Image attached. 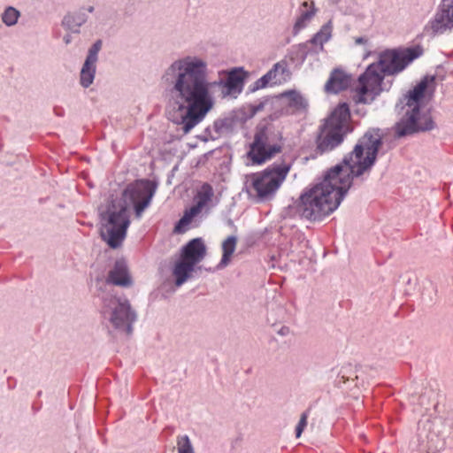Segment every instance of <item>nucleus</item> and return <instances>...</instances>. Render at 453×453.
Wrapping results in <instances>:
<instances>
[{"instance_id":"7ed1b4c3","label":"nucleus","mask_w":453,"mask_h":453,"mask_svg":"<svg viewBox=\"0 0 453 453\" xmlns=\"http://www.w3.org/2000/svg\"><path fill=\"white\" fill-rule=\"evenodd\" d=\"M152 192L149 183L139 181L128 186L119 198L111 199L107 209L101 212L102 239L112 249L119 248L127 235L130 225L128 206L133 203L135 214L140 217L149 205Z\"/></svg>"},{"instance_id":"5701e85b","label":"nucleus","mask_w":453,"mask_h":453,"mask_svg":"<svg viewBox=\"0 0 453 453\" xmlns=\"http://www.w3.org/2000/svg\"><path fill=\"white\" fill-rule=\"evenodd\" d=\"M332 35V25L331 22L324 25L320 30L311 39V43L315 45H320L321 47L326 42Z\"/></svg>"},{"instance_id":"9b49d317","label":"nucleus","mask_w":453,"mask_h":453,"mask_svg":"<svg viewBox=\"0 0 453 453\" xmlns=\"http://www.w3.org/2000/svg\"><path fill=\"white\" fill-rule=\"evenodd\" d=\"M205 255L206 247L203 240L201 238H195L183 247L180 257L196 265L203 259Z\"/></svg>"},{"instance_id":"9d476101","label":"nucleus","mask_w":453,"mask_h":453,"mask_svg":"<svg viewBox=\"0 0 453 453\" xmlns=\"http://www.w3.org/2000/svg\"><path fill=\"white\" fill-rule=\"evenodd\" d=\"M453 28V0H442L434 18L425 27L429 36L441 35Z\"/></svg>"},{"instance_id":"dca6fc26","label":"nucleus","mask_w":453,"mask_h":453,"mask_svg":"<svg viewBox=\"0 0 453 453\" xmlns=\"http://www.w3.org/2000/svg\"><path fill=\"white\" fill-rule=\"evenodd\" d=\"M203 209V208L195 203L192 207L186 210L183 216L175 225L174 233H184L186 231V227L192 222L193 219L202 211Z\"/></svg>"},{"instance_id":"4be33fe9","label":"nucleus","mask_w":453,"mask_h":453,"mask_svg":"<svg viewBox=\"0 0 453 453\" xmlns=\"http://www.w3.org/2000/svg\"><path fill=\"white\" fill-rule=\"evenodd\" d=\"M95 77V64L86 62L81 72V84L84 88L90 86Z\"/></svg>"},{"instance_id":"20e7f679","label":"nucleus","mask_w":453,"mask_h":453,"mask_svg":"<svg viewBox=\"0 0 453 453\" xmlns=\"http://www.w3.org/2000/svg\"><path fill=\"white\" fill-rule=\"evenodd\" d=\"M422 54L423 49L418 45L382 52L378 63L370 65L358 78V84L355 88V101L363 104L372 101L381 90V81L385 74L402 72Z\"/></svg>"},{"instance_id":"2eb2a0df","label":"nucleus","mask_w":453,"mask_h":453,"mask_svg":"<svg viewBox=\"0 0 453 453\" xmlns=\"http://www.w3.org/2000/svg\"><path fill=\"white\" fill-rule=\"evenodd\" d=\"M107 281L113 285L128 287L132 283L126 264L117 261L112 270L109 272Z\"/></svg>"},{"instance_id":"393cba45","label":"nucleus","mask_w":453,"mask_h":453,"mask_svg":"<svg viewBox=\"0 0 453 453\" xmlns=\"http://www.w3.org/2000/svg\"><path fill=\"white\" fill-rule=\"evenodd\" d=\"M177 445L179 453H194L189 438L187 435L180 437Z\"/></svg>"},{"instance_id":"b1692460","label":"nucleus","mask_w":453,"mask_h":453,"mask_svg":"<svg viewBox=\"0 0 453 453\" xmlns=\"http://www.w3.org/2000/svg\"><path fill=\"white\" fill-rule=\"evenodd\" d=\"M19 16V12L13 7H8L2 17L3 22L7 26H12L16 24Z\"/></svg>"},{"instance_id":"ddd939ff","label":"nucleus","mask_w":453,"mask_h":453,"mask_svg":"<svg viewBox=\"0 0 453 453\" xmlns=\"http://www.w3.org/2000/svg\"><path fill=\"white\" fill-rule=\"evenodd\" d=\"M290 76V73L288 69V64L286 61H280L276 63L273 67L265 74L259 81L262 82V86L267 84H279L286 81Z\"/></svg>"},{"instance_id":"4468645a","label":"nucleus","mask_w":453,"mask_h":453,"mask_svg":"<svg viewBox=\"0 0 453 453\" xmlns=\"http://www.w3.org/2000/svg\"><path fill=\"white\" fill-rule=\"evenodd\" d=\"M350 84V77L343 71L334 70L325 85L327 92L338 93L346 89Z\"/></svg>"},{"instance_id":"bb28decb","label":"nucleus","mask_w":453,"mask_h":453,"mask_svg":"<svg viewBox=\"0 0 453 453\" xmlns=\"http://www.w3.org/2000/svg\"><path fill=\"white\" fill-rule=\"evenodd\" d=\"M307 418H308V412L305 411L303 412L302 415H301V418L299 420V423L298 425L296 426V437H300L303 429L305 428V426H307Z\"/></svg>"},{"instance_id":"aec40b11","label":"nucleus","mask_w":453,"mask_h":453,"mask_svg":"<svg viewBox=\"0 0 453 453\" xmlns=\"http://www.w3.org/2000/svg\"><path fill=\"white\" fill-rule=\"evenodd\" d=\"M245 73L242 69H234L228 73L226 86L229 91L237 89L242 86Z\"/></svg>"},{"instance_id":"f3484780","label":"nucleus","mask_w":453,"mask_h":453,"mask_svg":"<svg viewBox=\"0 0 453 453\" xmlns=\"http://www.w3.org/2000/svg\"><path fill=\"white\" fill-rule=\"evenodd\" d=\"M195 265L180 257V261L176 263L173 269V275L176 278V285H182L188 278L190 273L194 270Z\"/></svg>"},{"instance_id":"f257e3e1","label":"nucleus","mask_w":453,"mask_h":453,"mask_svg":"<svg viewBox=\"0 0 453 453\" xmlns=\"http://www.w3.org/2000/svg\"><path fill=\"white\" fill-rule=\"evenodd\" d=\"M381 144L378 134L366 133L346 156L342 164L331 168L324 179L300 196L297 210L309 220H322L340 205L349 189L353 177L360 176L375 162Z\"/></svg>"},{"instance_id":"39448f33","label":"nucleus","mask_w":453,"mask_h":453,"mask_svg":"<svg viewBox=\"0 0 453 453\" xmlns=\"http://www.w3.org/2000/svg\"><path fill=\"white\" fill-rule=\"evenodd\" d=\"M434 76H426L409 92L406 96V105L409 110L406 111V116L395 127L397 136L402 137L434 128L430 113L421 112L420 107L426 96H432L434 90Z\"/></svg>"},{"instance_id":"6e6552de","label":"nucleus","mask_w":453,"mask_h":453,"mask_svg":"<svg viewBox=\"0 0 453 453\" xmlns=\"http://www.w3.org/2000/svg\"><path fill=\"white\" fill-rule=\"evenodd\" d=\"M291 165L282 163L273 165L250 176V185L259 199L273 196L286 180Z\"/></svg>"},{"instance_id":"423d86ee","label":"nucleus","mask_w":453,"mask_h":453,"mask_svg":"<svg viewBox=\"0 0 453 453\" xmlns=\"http://www.w3.org/2000/svg\"><path fill=\"white\" fill-rule=\"evenodd\" d=\"M282 147L283 135L279 128L272 124L259 125L247 156L253 165H262L280 153Z\"/></svg>"},{"instance_id":"cd10ccee","label":"nucleus","mask_w":453,"mask_h":453,"mask_svg":"<svg viewBox=\"0 0 453 453\" xmlns=\"http://www.w3.org/2000/svg\"><path fill=\"white\" fill-rule=\"evenodd\" d=\"M65 42L68 44L70 42V38L68 36L65 37Z\"/></svg>"},{"instance_id":"0eeeda50","label":"nucleus","mask_w":453,"mask_h":453,"mask_svg":"<svg viewBox=\"0 0 453 453\" xmlns=\"http://www.w3.org/2000/svg\"><path fill=\"white\" fill-rule=\"evenodd\" d=\"M350 112L347 104H340L320 127L317 138V150L327 152L340 145L349 130Z\"/></svg>"},{"instance_id":"a878e982","label":"nucleus","mask_w":453,"mask_h":453,"mask_svg":"<svg viewBox=\"0 0 453 453\" xmlns=\"http://www.w3.org/2000/svg\"><path fill=\"white\" fill-rule=\"evenodd\" d=\"M101 47H102V42L100 40L96 41L93 44V46L89 49L86 62L95 64L97 60V53L101 50Z\"/></svg>"},{"instance_id":"a211bd4d","label":"nucleus","mask_w":453,"mask_h":453,"mask_svg":"<svg viewBox=\"0 0 453 453\" xmlns=\"http://www.w3.org/2000/svg\"><path fill=\"white\" fill-rule=\"evenodd\" d=\"M313 5V2L308 3L307 1H304L302 4L301 14L295 24L296 30L303 28L315 15L316 10L314 9Z\"/></svg>"},{"instance_id":"f03ea898","label":"nucleus","mask_w":453,"mask_h":453,"mask_svg":"<svg viewBox=\"0 0 453 453\" xmlns=\"http://www.w3.org/2000/svg\"><path fill=\"white\" fill-rule=\"evenodd\" d=\"M166 75H175L168 118L188 134L213 108L211 88L215 83L207 80L205 63L192 58L175 61Z\"/></svg>"},{"instance_id":"f8f14e48","label":"nucleus","mask_w":453,"mask_h":453,"mask_svg":"<svg viewBox=\"0 0 453 453\" xmlns=\"http://www.w3.org/2000/svg\"><path fill=\"white\" fill-rule=\"evenodd\" d=\"M283 105L289 113H298L305 111L308 106L306 99L296 90H288L280 95Z\"/></svg>"},{"instance_id":"1a4fd4ad","label":"nucleus","mask_w":453,"mask_h":453,"mask_svg":"<svg viewBox=\"0 0 453 453\" xmlns=\"http://www.w3.org/2000/svg\"><path fill=\"white\" fill-rule=\"evenodd\" d=\"M105 308L111 311L110 320L116 328L124 329L127 334L132 331L131 325L135 319V314L131 311L127 300L111 297L106 301Z\"/></svg>"},{"instance_id":"6ab92c4d","label":"nucleus","mask_w":453,"mask_h":453,"mask_svg":"<svg viewBox=\"0 0 453 453\" xmlns=\"http://www.w3.org/2000/svg\"><path fill=\"white\" fill-rule=\"evenodd\" d=\"M213 196L214 192L211 185L203 183L195 196L196 203L204 208L211 201Z\"/></svg>"},{"instance_id":"412c9836","label":"nucleus","mask_w":453,"mask_h":453,"mask_svg":"<svg viewBox=\"0 0 453 453\" xmlns=\"http://www.w3.org/2000/svg\"><path fill=\"white\" fill-rule=\"evenodd\" d=\"M237 239L234 236H228L222 243V258L220 264L226 265L235 250Z\"/></svg>"}]
</instances>
